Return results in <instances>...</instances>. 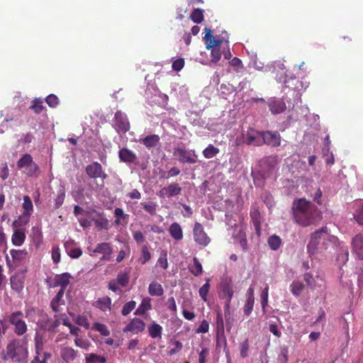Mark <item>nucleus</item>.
<instances>
[{
	"mask_svg": "<svg viewBox=\"0 0 363 363\" xmlns=\"http://www.w3.org/2000/svg\"><path fill=\"white\" fill-rule=\"evenodd\" d=\"M272 72L276 73V79L279 82L284 84L283 91L286 93V98L289 94L292 93L294 96V102L298 104L300 102V96L301 95V90L308 87V84L305 86L303 82L296 79V78H288L286 72H284L285 66L281 61H276L272 63Z\"/></svg>",
	"mask_w": 363,
	"mask_h": 363,
	"instance_id": "obj_1",
	"label": "nucleus"
},
{
	"mask_svg": "<svg viewBox=\"0 0 363 363\" xmlns=\"http://www.w3.org/2000/svg\"><path fill=\"white\" fill-rule=\"evenodd\" d=\"M292 211L296 223L303 227L314 223L320 218L318 208L303 198L294 201Z\"/></svg>",
	"mask_w": 363,
	"mask_h": 363,
	"instance_id": "obj_2",
	"label": "nucleus"
},
{
	"mask_svg": "<svg viewBox=\"0 0 363 363\" xmlns=\"http://www.w3.org/2000/svg\"><path fill=\"white\" fill-rule=\"evenodd\" d=\"M284 94L286 93L284 92ZM289 98H286V95L284 96L282 99H270L269 101V110L273 114H278L280 113H282L284 110L286 108V106L285 104V102L284 100L286 101L288 103V108L289 109L295 110V111L297 113L296 118L300 116H306L308 113V107H303L301 106V100L300 99V102L296 104L294 102V96L292 95V93L291 92L290 94L288 95ZM301 95L300 96V97Z\"/></svg>",
	"mask_w": 363,
	"mask_h": 363,
	"instance_id": "obj_3",
	"label": "nucleus"
},
{
	"mask_svg": "<svg viewBox=\"0 0 363 363\" xmlns=\"http://www.w3.org/2000/svg\"><path fill=\"white\" fill-rule=\"evenodd\" d=\"M203 39L206 41V48L211 50V62L217 63L221 58L220 46L223 43L228 42V33L225 32V36L214 38L211 28H205V35Z\"/></svg>",
	"mask_w": 363,
	"mask_h": 363,
	"instance_id": "obj_4",
	"label": "nucleus"
},
{
	"mask_svg": "<svg viewBox=\"0 0 363 363\" xmlns=\"http://www.w3.org/2000/svg\"><path fill=\"white\" fill-rule=\"evenodd\" d=\"M28 351L26 345H20L16 341H12L6 346L4 359H14L18 363H27Z\"/></svg>",
	"mask_w": 363,
	"mask_h": 363,
	"instance_id": "obj_5",
	"label": "nucleus"
},
{
	"mask_svg": "<svg viewBox=\"0 0 363 363\" xmlns=\"http://www.w3.org/2000/svg\"><path fill=\"white\" fill-rule=\"evenodd\" d=\"M329 235L324 230H318L311 237L310 241L307 245V251L310 257L315 253L322 252L327 249Z\"/></svg>",
	"mask_w": 363,
	"mask_h": 363,
	"instance_id": "obj_6",
	"label": "nucleus"
},
{
	"mask_svg": "<svg viewBox=\"0 0 363 363\" xmlns=\"http://www.w3.org/2000/svg\"><path fill=\"white\" fill-rule=\"evenodd\" d=\"M234 292V285L232 280L228 278L223 279L219 287L218 297L220 299L225 301L224 311L225 313L230 311V303Z\"/></svg>",
	"mask_w": 363,
	"mask_h": 363,
	"instance_id": "obj_7",
	"label": "nucleus"
},
{
	"mask_svg": "<svg viewBox=\"0 0 363 363\" xmlns=\"http://www.w3.org/2000/svg\"><path fill=\"white\" fill-rule=\"evenodd\" d=\"M23 318V314L20 311L13 312L9 316V322L14 325V332L18 335L24 334L27 330V325Z\"/></svg>",
	"mask_w": 363,
	"mask_h": 363,
	"instance_id": "obj_8",
	"label": "nucleus"
},
{
	"mask_svg": "<svg viewBox=\"0 0 363 363\" xmlns=\"http://www.w3.org/2000/svg\"><path fill=\"white\" fill-rule=\"evenodd\" d=\"M145 97L150 104H160L167 99V96L161 93L154 85L147 86L145 91Z\"/></svg>",
	"mask_w": 363,
	"mask_h": 363,
	"instance_id": "obj_9",
	"label": "nucleus"
},
{
	"mask_svg": "<svg viewBox=\"0 0 363 363\" xmlns=\"http://www.w3.org/2000/svg\"><path fill=\"white\" fill-rule=\"evenodd\" d=\"M113 128L118 133H126L130 129V123L125 113L118 111L115 113Z\"/></svg>",
	"mask_w": 363,
	"mask_h": 363,
	"instance_id": "obj_10",
	"label": "nucleus"
},
{
	"mask_svg": "<svg viewBox=\"0 0 363 363\" xmlns=\"http://www.w3.org/2000/svg\"><path fill=\"white\" fill-rule=\"evenodd\" d=\"M259 135H261V133L253 129H249L246 132H243L240 137L237 138L236 140L238 144L246 143L247 145H259Z\"/></svg>",
	"mask_w": 363,
	"mask_h": 363,
	"instance_id": "obj_11",
	"label": "nucleus"
},
{
	"mask_svg": "<svg viewBox=\"0 0 363 363\" xmlns=\"http://www.w3.org/2000/svg\"><path fill=\"white\" fill-rule=\"evenodd\" d=\"M88 250L91 256H94L96 253L102 255L101 260L108 261L111 259L113 253V248L108 242H101L96 245L94 250L88 247Z\"/></svg>",
	"mask_w": 363,
	"mask_h": 363,
	"instance_id": "obj_12",
	"label": "nucleus"
},
{
	"mask_svg": "<svg viewBox=\"0 0 363 363\" xmlns=\"http://www.w3.org/2000/svg\"><path fill=\"white\" fill-rule=\"evenodd\" d=\"M194 241L202 246H206L210 242V238L208 237L201 224L196 223L194 224Z\"/></svg>",
	"mask_w": 363,
	"mask_h": 363,
	"instance_id": "obj_13",
	"label": "nucleus"
},
{
	"mask_svg": "<svg viewBox=\"0 0 363 363\" xmlns=\"http://www.w3.org/2000/svg\"><path fill=\"white\" fill-rule=\"evenodd\" d=\"M182 187L177 183H172L169 185L163 187L157 195L160 198H170L181 194Z\"/></svg>",
	"mask_w": 363,
	"mask_h": 363,
	"instance_id": "obj_14",
	"label": "nucleus"
},
{
	"mask_svg": "<svg viewBox=\"0 0 363 363\" xmlns=\"http://www.w3.org/2000/svg\"><path fill=\"white\" fill-rule=\"evenodd\" d=\"M261 136L264 143L269 145L277 147L281 145V136L277 132H262Z\"/></svg>",
	"mask_w": 363,
	"mask_h": 363,
	"instance_id": "obj_15",
	"label": "nucleus"
},
{
	"mask_svg": "<svg viewBox=\"0 0 363 363\" xmlns=\"http://www.w3.org/2000/svg\"><path fill=\"white\" fill-rule=\"evenodd\" d=\"M86 174L91 178H103L106 179L107 177L106 174H105L102 170V167L99 162H93L89 164L86 168Z\"/></svg>",
	"mask_w": 363,
	"mask_h": 363,
	"instance_id": "obj_16",
	"label": "nucleus"
},
{
	"mask_svg": "<svg viewBox=\"0 0 363 363\" xmlns=\"http://www.w3.org/2000/svg\"><path fill=\"white\" fill-rule=\"evenodd\" d=\"M145 324L143 320L135 318L124 328L123 332H130L138 334L145 330Z\"/></svg>",
	"mask_w": 363,
	"mask_h": 363,
	"instance_id": "obj_17",
	"label": "nucleus"
},
{
	"mask_svg": "<svg viewBox=\"0 0 363 363\" xmlns=\"http://www.w3.org/2000/svg\"><path fill=\"white\" fill-rule=\"evenodd\" d=\"M174 155L178 157L179 162L182 163H195L196 160L193 157L191 151L182 148H177L174 150Z\"/></svg>",
	"mask_w": 363,
	"mask_h": 363,
	"instance_id": "obj_18",
	"label": "nucleus"
},
{
	"mask_svg": "<svg viewBox=\"0 0 363 363\" xmlns=\"http://www.w3.org/2000/svg\"><path fill=\"white\" fill-rule=\"evenodd\" d=\"M78 352L71 347L64 346L60 350V357L66 363H70L77 357Z\"/></svg>",
	"mask_w": 363,
	"mask_h": 363,
	"instance_id": "obj_19",
	"label": "nucleus"
},
{
	"mask_svg": "<svg viewBox=\"0 0 363 363\" xmlns=\"http://www.w3.org/2000/svg\"><path fill=\"white\" fill-rule=\"evenodd\" d=\"M31 239V246H34L35 249H38L43 242V235L41 228L39 226H33L31 228L30 235Z\"/></svg>",
	"mask_w": 363,
	"mask_h": 363,
	"instance_id": "obj_20",
	"label": "nucleus"
},
{
	"mask_svg": "<svg viewBox=\"0 0 363 363\" xmlns=\"http://www.w3.org/2000/svg\"><path fill=\"white\" fill-rule=\"evenodd\" d=\"M354 220L359 225H363V200L356 201L353 205Z\"/></svg>",
	"mask_w": 363,
	"mask_h": 363,
	"instance_id": "obj_21",
	"label": "nucleus"
},
{
	"mask_svg": "<svg viewBox=\"0 0 363 363\" xmlns=\"http://www.w3.org/2000/svg\"><path fill=\"white\" fill-rule=\"evenodd\" d=\"M352 245L357 257L363 259V237L359 235H356L352 240Z\"/></svg>",
	"mask_w": 363,
	"mask_h": 363,
	"instance_id": "obj_22",
	"label": "nucleus"
},
{
	"mask_svg": "<svg viewBox=\"0 0 363 363\" xmlns=\"http://www.w3.org/2000/svg\"><path fill=\"white\" fill-rule=\"evenodd\" d=\"M11 286L17 293L21 292L24 287V277L22 275H13L10 279Z\"/></svg>",
	"mask_w": 363,
	"mask_h": 363,
	"instance_id": "obj_23",
	"label": "nucleus"
},
{
	"mask_svg": "<svg viewBox=\"0 0 363 363\" xmlns=\"http://www.w3.org/2000/svg\"><path fill=\"white\" fill-rule=\"evenodd\" d=\"M26 240V233L21 228L16 229L11 236V242L15 246H21Z\"/></svg>",
	"mask_w": 363,
	"mask_h": 363,
	"instance_id": "obj_24",
	"label": "nucleus"
},
{
	"mask_svg": "<svg viewBox=\"0 0 363 363\" xmlns=\"http://www.w3.org/2000/svg\"><path fill=\"white\" fill-rule=\"evenodd\" d=\"M169 233L171 237L175 240L179 241L183 239V230L178 223L174 222L170 225Z\"/></svg>",
	"mask_w": 363,
	"mask_h": 363,
	"instance_id": "obj_25",
	"label": "nucleus"
},
{
	"mask_svg": "<svg viewBox=\"0 0 363 363\" xmlns=\"http://www.w3.org/2000/svg\"><path fill=\"white\" fill-rule=\"evenodd\" d=\"M71 276L69 273H62L57 274L55 277V283L61 286L60 289L65 291V288L69 285Z\"/></svg>",
	"mask_w": 363,
	"mask_h": 363,
	"instance_id": "obj_26",
	"label": "nucleus"
},
{
	"mask_svg": "<svg viewBox=\"0 0 363 363\" xmlns=\"http://www.w3.org/2000/svg\"><path fill=\"white\" fill-rule=\"evenodd\" d=\"M93 306L97 308H99L102 311H106L111 310V300L109 297L105 296L101 298H99L96 301Z\"/></svg>",
	"mask_w": 363,
	"mask_h": 363,
	"instance_id": "obj_27",
	"label": "nucleus"
},
{
	"mask_svg": "<svg viewBox=\"0 0 363 363\" xmlns=\"http://www.w3.org/2000/svg\"><path fill=\"white\" fill-rule=\"evenodd\" d=\"M118 155L120 160L124 162H133L136 159L135 154L127 148L121 149L119 151Z\"/></svg>",
	"mask_w": 363,
	"mask_h": 363,
	"instance_id": "obj_28",
	"label": "nucleus"
},
{
	"mask_svg": "<svg viewBox=\"0 0 363 363\" xmlns=\"http://www.w3.org/2000/svg\"><path fill=\"white\" fill-rule=\"evenodd\" d=\"M64 293L65 291H63V289H60L57 292L56 296L51 301L50 306L55 312L60 311V306L64 304V301L62 299Z\"/></svg>",
	"mask_w": 363,
	"mask_h": 363,
	"instance_id": "obj_29",
	"label": "nucleus"
},
{
	"mask_svg": "<svg viewBox=\"0 0 363 363\" xmlns=\"http://www.w3.org/2000/svg\"><path fill=\"white\" fill-rule=\"evenodd\" d=\"M152 308L151 301L150 298H145L139 305L138 308L135 310V314L141 315L145 313L146 311Z\"/></svg>",
	"mask_w": 363,
	"mask_h": 363,
	"instance_id": "obj_30",
	"label": "nucleus"
},
{
	"mask_svg": "<svg viewBox=\"0 0 363 363\" xmlns=\"http://www.w3.org/2000/svg\"><path fill=\"white\" fill-rule=\"evenodd\" d=\"M148 292L152 296H160L163 294L164 290L160 284L152 281L148 286Z\"/></svg>",
	"mask_w": 363,
	"mask_h": 363,
	"instance_id": "obj_31",
	"label": "nucleus"
},
{
	"mask_svg": "<svg viewBox=\"0 0 363 363\" xmlns=\"http://www.w3.org/2000/svg\"><path fill=\"white\" fill-rule=\"evenodd\" d=\"M162 328L160 325L153 323L148 327V332L152 338H161Z\"/></svg>",
	"mask_w": 363,
	"mask_h": 363,
	"instance_id": "obj_32",
	"label": "nucleus"
},
{
	"mask_svg": "<svg viewBox=\"0 0 363 363\" xmlns=\"http://www.w3.org/2000/svg\"><path fill=\"white\" fill-rule=\"evenodd\" d=\"M10 255L15 262H21L24 260L27 255L28 252L26 250H11Z\"/></svg>",
	"mask_w": 363,
	"mask_h": 363,
	"instance_id": "obj_33",
	"label": "nucleus"
},
{
	"mask_svg": "<svg viewBox=\"0 0 363 363\" xmlns=\"http://www.w3.org/2000/svg\"><path fill=\"white\" fill-rule=\"evenodd\" d=\"M160 141V137L157 135H150L142 140L143 145L148 148L155 147Z\"/></svg>",
	"mask_w": 363,
	"mask_h": 363,
	"instance_id": "obj_34",
	"label": "nucleus"
},
{
	"mask_svg": "<svg viewBox=\"0 0 363 363\" xmlns=\"http://www.w3.org/2000/svg\"><path fill=\"white\" fill-rule=\"evenodd\" d=\"M189 270L194 276H198L202 273V265L196 257H194L193 263L189 265Z\"/></svg>",
	"mask_w": 363,
	"mask_h": 363,
	"instance_id": "obj_35",
	"label": "nucleus"
},
{
	"mask_svg": "<svg viewBox=\"0 0 363 363\" xmlns=\"http://www.w3.org/2000/svg\"><path fill=\"white\" fill-rule=\"evenodd\" d=\"M23 172L28 177H37L40 174L39 167L34 162L25 168Z\"/></svg>",
	"mask_w": 363,
	"mask_h": 363,
	"instance_id": "obj_36",
	"label": "nucleus"
},
{
	"mask_svg": "<svg viewBox=\"0 0 363 363\" xmlns=\"http://www.w3.org/2000/svg\"><path fill=\"white\" fill-rule=\"evenodd\" d=\"M219 152V149L213 145H208L207 147H206L203 150V155L206 159H211L215 157Z\"/></svg>",
	"mask_w": 363,
	"mask_h": 363,
	"instance_id": "obj_37",
	"label": "nucleus"
},
{
	"mask_svg": "<svg viewBox=\"0 0 363 363\" xmlns=\"http://www.w3.org/2000/svg\"><path fill=\"white\" fill-rule=\"evenodd\" d=\"M65 198V189L64 186L61 185L57 191V197L55 200V206L56 208H60L63 204Z\"/></svg>",
	"mask_w": 363,
	"mask_h": 363,
	"instance_id": "obj_38",
	"label": "nucleus"
},
{
	"mask_svg": "<svg viewBox=\"0 0 363 363\" xmlns=\"http://www.w3.org/2000/svg\"><path fill=\"white\" fill-rule=\"evenodd\" d=\"M33 161V158L29 154H25L23 157L18 161L17 165L19 168H26L29 166Z\"/></svg>",
	"mask_w": 363,
	"mask_h": 363,
	"instance_id": "obj_39",
	"label": "nucleus"
},
{
	"mask_svg": "<svg viewBox=\"0 0 363 363\" xmlns=\"http://www.w3.org/2000/svg\"><path fill=\"white\" fill-rule=\"evenodd\" d=\"M303 289V284L298 281H294L290 285V290L293 295L298 296Z\"/></svg>",
	"mask_w": 363,
	"mask_h": 363,
	"instance_id": "obj_40",
	"label": "nucleus"
},
{
	"mask_svg": "<svg viewBox=\"0 0 363 363\" xmlns=\"http://www.w3.org/2000/svg\"><path fill=\"white\" fill-rule=\"evenodd\" d=\"M190 18L196 23H201L203 20V10L201 9H194Z\"/></svg>",
	"mask_w": 363,
	"mask_h": 363,
	"instance_id": "obj_41",
	"label": "nucleus"
},
{
	"mask_svg": "<svg viewBox=\"0 0 363 363\" xmlns=\"http://www.w3.org/2000/svg\"><path fill=\"white\" fill-rule=\"evenodd\" d=\"M281 242V238L277 235L270 236L268 239V245L273 250H278L280 247Z\"/></svg>",
	"mask_w": 363,
	"mask_h": 363,
	"instance_id": "obj_42",
	"label": "nucleus"
},
{
	"mask_svg": "<svg viewBox=\"0 0 363 363\" xmlns=\"http://www.w3.org/2000/svg\"><path fill=\"white\" fill-rule=\"evenodd\" d=\"M349 259V252L347 248H341L337 257V261L340 264H345Z\"/></svg>",
	"mask_w": 363,
	"mask_h": 363,
	"instance_id": "obj_43",
	"label": "nucleus"
},
{
	"mask_svg": "<svg viewBox=\"0 0 363 363\" xmlns=\"http://www.w3.org/2000/svg\"><path fill=\"white\" fill-rule=\"evenodd\" d=\"M73 318L75 323L80 325L84 327L86 329H89L90 327L89 323L87 320V318L84 315H74L72 314H70Z\"/></svg>",
	"mask_w": 363,
	"mask_h": 363,
	"instance_id": "obj_44",
	"label": "nucleus"
},
{
	"mask_svg": "<svg viewBox=\"0 0 363 363\" xmlns=\"http://www.w3.org/2000/svg\"><path fill=\"white\" fill-rule=\"evenodd\" d=\"M209 279H206V282L199 289V291L201 298L205 302L207 301V296L209 292Z\"/></svg>",
	"mask_w": 363,
	"mask_h": 363,
	"instance_id": "obj_45",
	"label": "nucleus"
},
{
	"mask_svg": "<svg viewBox=\"0 0 363 363\" xmlns=\"http://www.w3.org/2000/svg\"><path fill=\"white\" fill-rule=\"evenodd\" d=\"M151 258V254L148 250V248L146 245L143 246L141 250V256L139 258V262L145 264L147 262H148Z\"/></svg>",
	"mask_w": 363,
	"mask_h": 363,
	"instance_id": "obj_46",
	"label": "nucleus"
},
{
	"mask_svg": "<svg viewBox=\"0 0 363 363\" xmlns=\"http://www.w3.org/2000/svg\"><path fill=\"white\" fill-rule=\"evenodd\" d=\"M92 328L100 333L102 335L108 336L110 335V331L107 326L103 323H95Z\"/></svg>",
	"mask_w": 363,
	"mask_h": 363,
	"instance_id": "obj_47",
	"label": "nucleus"
},
{
	"mask_svg": "<svg viewBox=\"0 0 363 363\" xmlns=\"http://www.w3.org/2000/svg\"><path fill=\"white\" fill-rule=\"evenodd\" d=\"M65 247L68 255L72 258H79L82 254V251L79 247L69 248L67 244H65Z\"/></svg>",
	"mask_w": 363,
	"mask_h": 363,
	"instance_id": "obj_48",
	"label": "nucleus"
},
{
	"mask_svg": "<svg viewBox=\"0 0 363 363\" xmlns=\"http://www.w3.org/2000/svg\"><path fill=\"white\" fill-rule=\"evenodd\" d=\"M141 206H143V207L147 212L152 215L156 213L157 205L155 202L149 201L141 203Z\"/></svg>",
	"mask_w": 363,
	"mask_h": 363,
	"instance_id": "obj_49",
	"label": "nucleus"
},
{
	"mask_svg": "<svg viewBox=\"0 0 363 363\" xmlns=\"http://www.w3.org/2000/svg\"><path fill=\"white\" fill-rule=\"evenodd\" d=\"M268 291H269V287L267 286L262 291V293L260 294L261 305H262V310L264 311H265V308L267 307V303H268Z\"/></svg>",
	"mask_w": 363,
	"mask_h": 363,
	"instance_id": "obj_50",
	"label": "nucleus"
},
{
	"mask_svg": "<svg viewBox=\"0 0 363 363\" xmlns=\"http://www.w3.org/2000/svg\"><path fill=\"white\" fill-rule=\"evenodd\" d=\"M249 347L250 344L247 339L240 344V352L241 357L245 358L248 356Z\"/></svg>",
	"mask_w": 363,
	"mask_h": 363,
	"instance_id": "obj_51",
	"label": "nucleus"
},
{
	"mask_svg": "<svg viewBox=\"0 0 363 363\" xmlns=\"http://www.w3.org/2000/svg\"><path fill=\"white\" fill-rule=\"evenodd\" d=\"M288 353L289 349L286 346H282L280 349V354L278 357V360L280 363L288 362Z\"/></svg>",
	"mask_w": 363,
	"mask_h": 363,
	"instance_id": "obj_52",
	"label": "nucleus"
},
{
	"mask_svg": "<svg viewBox=\"0 0 363 363\" xmlns=\"http://www.w3.org/2000/svg\"><path fill=\"white\" fill-rule=\"evenodd\" d=\"M121 286H125L129 282V274L128 272L118 274L116 280Z\"/></svg>",
	"mask_w": 363,
	"mask_h": 363,
	"instance_id": "obj_53",
	"label": "nucleus"
},
{
	"mask_svg": "<svg viewBox=\"0 0 363 363\" xmlns=\"http://www.w3.org/2000/svg\"><path fill=\"white\" fill-rule=\"evenodd\" d=\"M23 209L28 215H30L33 211V203L29 196H25L23 197Z\"/></svg>",
	"mask_w": 363,
	"mask_h": 363,
	"instance_id": "obj_54",
	"label": "nucleus"
},
{
	"mask_svg": "<svg viewBox=\"0 0 363 363\" xmlns=\"http://www.w3.org/2000/svg\"><path fill=\"white\" fill-rule=\"evenodd\" d=\"M136 306V302L130 301L127 302L123 307L122 314L123 315H128Z\"/></svg>",
	"mask_w": 363,
	"mask_h": 363,
	"instance_id": "obj_55",
	"label": "nucleus"
},
{
	"mask_svg": "<svg viewBox=\"0 0 363 363\" xmlns=\"http://www.w3.org/2000/svg\"><path fill=\"white\" fill-rule=\"evenodd\" d=\"M255 299L247 298L245 306L243 307V312L245 315H249L253 309Z\"/></svg>",
	"mask_w": 363,
	"mask_h": 363,
	"instance_id": "obj_56",
	"label": "nucleus"
},
{
	"mask_svg": "<svg viewBox=\"0 0 363 363\" xmlns=\"http://www.w3.org/2000/svg\"><path fill=\"white\" fill-rule=\"evenodd\" d=\"M52 259L54 263L57 264L60 262L61 255L58 246H53L51 251Z\"/></svg>",
	"mask_w": 363,
	"mask_h": 363,
	"instance_id": "obj_57",
	"label": "nucleus"
},
{
	"mask_svg": "<svg viewBox=\"0 0 363 363\" xmlns=\"http://www.w3.org/2000/svg\"><path fill=\"white\" fill-rule=\"evenodd\" d=\"M265 162L269 165V174H272L276 170L277 159L274 157H269L266 159Z\"/></svg>",
	"mask_w": 363,
	"mask_h": 363,
	"instance_id": "obj_58",
	"label": "nucleus"
},
{
	"mask_svg": "<svg viewBox=\"0 0 363 363\" xmlns=\"http://www.w3.org/2000/svg\"><path fill=\"white\" fill-rule=\"evenodd\" d=\"M74 344L76 346L84 350H88L90 347V342L88 340L79 337H77L74 340Z\"/></svg>",
	"mask_w": 363,
	"mask_h": 363,
	"instance_id": "obj_59",
	"label": "nucleus"
},
{
	"mask_svg": "<svg viewBox=\"0 0 363 363\" xmlns=\"http://www.w3.org/2000/svg\"><path fill=\"white\" fill-rule=\"evenodd\" d=\"M45 101L50 107H55L59 104L58 98L54 94L48 96Z\"/></svg>",
	"mask_w": 363,
	"mask_h": 363,
	"instance_id": "obj_60",
	"label": "nucleus"
},
{
	"mask_svg": "<svg viewBox=\"0 0 363 363\" xmlns=\"http://www.w3.org/2000/svg\"><path fill=\"white\" fill-rule=\"evenodd\" d=\"M30 108L35 113H40L43 108V101L40 99H35Z\"/></svg>",
	"mask_w": 363,
	"mask_h": 363,
	"instance_id": "obj_61",
	"label": "nucleus"
},
{
	"mask_svg": "<svg viewBox=\"0 0 363 363\" xmlns=\"http://www.w3.org/2000/svg\"><path fill=\"white\" fill-rule=\"evenodd\" d=\"M94 223H95L96 227H98L101 229H102V228L107 229L108 228V221L107 219H106L104 218L94 219Z\"/></svg>",
	"mask_w": 363,
	"mask_h": 363,
	"instance_id": "obj_62",
	"label": "nucleus"
},
{
	"mask_svg": "<svg viewBox=\"0 0 363 363\" xmlns=\"http://www.w3.org/2000/svg\"><path fill=\"white\" fill-rule=\"evenodd\" d=\"M209 325L207 320H203L201 321L199 327L196 329L197 333H206L208 331Z\"/></svg>",
	"mask_w": 363,
	"mask_h": 363,
	"instance_id": "obj_63",
	"label": "nucleus"
},
{
	"mask_svg": "<svg viewBox=\"0 0 363 363\" xmlns=\"http://www.w3.org/2000/svg\"><path fill=\"white\" fill-rule=\"evenodd\" d=\"M184 65V61L183 59H178L173 62L172 69L175 71H180Z\"/></svg>",
	"mask_w": 363,
	"mask_h": 363,
	"instance_id": "obj_64",
	"label": "nucleus"
}]
</instances>
